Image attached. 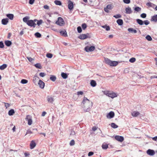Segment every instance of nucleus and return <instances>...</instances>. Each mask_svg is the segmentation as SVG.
Returning <instances> with one entry per match:
<instances>
[{"mask_svg": "<svg viewBox=\"0 0 157 157\" xmlns=\"http://www.w3.org/2000/svg\"><path fill=\"white\" fill-rule=\"evenodd\" d=\"M84 110L89 111L92 106V103L86 97H84L82 101Z\"/></svg>", "mask_w": 157, "mask_h": 157, "instance_id": "1", "label": "nucleus"}, {"mask_svg": "<svg viewBox=\"0 0 157 157\" xmlns=\"http://www.w3.org/2000/svg\"><path fill=\"white\" fill-rule=\"evenodd\" d=\"M4 47V45L2 42L1 41L0 42V48H2Z\"/></svg>", "mask_w": 157, "mask_h": 157, "instance_id": "56", "label": "nucleus"}, {"mask_svg": "<svg viewBox=\"0 0 157 157\" xmlns=\"http://www.w3.org/2000/svg\"><path fill=\"white\" fill-rule=\"evenodd\" d=\"M117 22L118 24L119 25H121L123 24V21L121 19H119L117 21Z\"/></svg>", "mask_w": 157, "mask_h": 157, "instance_id": "24", "label": "nucleus"}, {"mask_svg": "<svg viewBox=\"0 0 157 157\" xmlns=\"http://www.w3.org/2000/svg\"><path fill=\"white\" fill-rule=\"evenodd\" d=\"M115 139L117 140L120 142H122L124 140V137L122 136H116L115 137Z\"/></svg>", "mask_w": 157, "mask_h": 157, "instance_id": "8", "label": "nucleus"}, {"mask_svg": "<svg viewBox=\"0 0 157 157\" xmlns=\"http://www.w3.org/2000/svg\"><path fill=\"white\" fill-rule=\"evenodd\" d=\"M113 8V6L111 5H108L106 8H105L104 9V11L107 13H108L109 12V10H111Z\"/></svg>", "mask_w": 157, "mask_h": 157, "instance_id": "10", "label": "nucleus"}, {"mask_svg": "<svg viewBox=\"0 0 157 157\" xmlns=\"http://www.w3.org/2000/svg\"><path fill=\"white\" fill-rule=\"evenodd\" d=\"M27 24L29 26L33 27L34 28H35L36 25L35 23L33 22V20H28Z\"/></svg>", "mask_w": 157, "mask_h": 157, "instance_id": "5", "label": "nucleus"}, {"mask_svg": "<svg viewBox=\"0 0 157 157\" xmlns=\"http://www.w3.org/2000/svg\"><path fill=\"white\" fill-rule=\"evenodd\" d=\"M126 13L127 14H130L132 13V11L130 8L129 7L126 8L125 9Z\"/></svg>", "mask_w": 157, "mask_h": 157, "instance_id": "18", "label": "nucleus"}, {"mask_svg": "<svg viewBox=\"0 0 157 157\" xmlns=\"http://www.w3.org/2000/svg\"><path fill=\"white\" fill-rule=\"evenodd\" d=\"M39 75L40 77H44L46 75V74L44 72H41L40 73Z\"/></svg>", "mask_w": 157, "mask_h": 157, "instance_id": "52", "label": "nucleus"}, {"mask_svg": "<svg viewBox=\"0 0 157 157\" xmlns=\"http://www.w3.org/2000/svg\"><path fill=\"white\" fill-rule=\"evenodd\" d=\"M52 56H53V55L51 53H47L46 54V56L48 58H52Z\"/></svg>", "mask_w": 157, "mask_h": 157, "instance_id": "46", "label": "nucleus"}, {"mask_svg": "<svg viewBox=\"0 0 157 157\" xmlns=\"http://www.w3.org/2000/svg\"><path fill=\"white\" fill-rule=\"evenodd\" d=\"M6 16L10 19L12 20L13 18V15L12 14H8L6 15Z\"/></svg>", "mask_w": 157, "mask_h": 157, "instance_id": "28", "label": "nucleus"}, {"mask_svg": "<svg viewBox=\"0 0 157 157\" xmlns=\"http://www.w3.org/2000/svg\"><path fill=\"white\" fill-rule=\"evenodd\" d=\"M50 79L52 81H55L56 79V77L54 75H51Z\"/></svg>", "mask_w": 157, "mask_h": 157, "instance_id": "37", "label": "nucleus"}, {"mask_svg": "<svg viewBox=\"0 0 157 157\" xmlns=\"http://www.w3.org/2000/svg\"><path fill=\"white\" fill-rule=\"evenodd\" d=\"M146 39L148 41H151L152 40V39L151 36L148 35L146 37Z\"/></svg>", "mask_w": 157, "mask_h": 157, "instance_id": "43", "label": "nucleus"}, {"mask_svg": "<svg viewBox=\"0 0 157 157\" xmlns=\"http://www.w3.org/2000/svg\"><path fill=\"white\" fill-rule=\"evenodd\" d=\"M37 22V25L39 26L42 24L43 23V21L42 20H38Z\"/></svg>", "mask_w": 157, "mask_h": 157, "instance_id": "44", "label": "nucleus"}, {"mask_svg": "<svg viewBox=\"0 0 157 157\" xmlns=\"http://www.w3.org/2000/svg\"><path fill=\"white\" fill-rule=\"evenodd\" d=\"M54 3L56 5H57L60 6L62 4L61 2L60 1L58 0L55 1Z\"/></svg>", "mask_w": 157, "mask_h": 157, "instance_id": "38", "label": "nucleus"}, {"mask_svg": "<svg viewBox=\"0 0 157 157\" xmlns=\"http://www.w3.org/2000/svg\"><path fill=\"white\" fill-rule=\"evenodd\" d=\"M35 0H29V3L30 4L32 5L33 4Z\"/></svg>", "mask_w": 157, "mask_h": 157, "instance_id": "61", "label": "nucleus"}, {"mask_svg": "<svg viewBox=\"0 0 157 157\" xmlns=\"http://www.w3.org/2000/svg\"><path fill=\"white\" fill-rule=\"evenodd\" d=\"M105 63L106 64L110 65L112 61L110 60V59H109L108 58H105Z\"/></svg>", "mask_w": 157, "mask_h": 157, "instance_id": "34", "label": "nucleus"}, {"mask_svg": "<svg viewBox=\"0 0 157 157\" xmlns=\"http://www.w3.org/2000/svg\"><path fill=\"white\" fill-rule=\"evenodd\" d=\"M143 22L144 23V24L146 25H147L150 23L149 21L147 20H145L143 21Z\"/></svg>", "mask_w": 157, "mask_h": 157, "instance_id": "53", "label": "nucleus"}, {"mask_svg": "<svg viewBox=\"0 0 157 157\" xmlns=\"http://www.w3.org/2000/svg\"><path fill=\"white\" fill-rule=\"evenodd\" d=\"M4 103L5 105V106L6 107V109L7 108L10 106V105L9 103L5 102H4Z\"/></svg>", "mask_w": 157, "mask_h": 157, "instance_id": "55", "label": "nucleus"}, {"mask_svg": "<svg viewBox=\"0 0 157 157\" xmlns=\"http://www.w3.org/2000/svg\"><path fill=\"white\" fill-rule=\"evenodd\" d=\"M83 94V92H82V91H78L77 92V94L78 95H82Z\"/></svg>", "mask_w": 157, "mask_h": 157, "instance_id": "60", "label": "nucleus"}, {"mask_svg": "<svg viewBox=\"0 0 157 157\" xmlns=\"http://www.w3.org/2000/svg\"><path fill=\"white\" fill-rule=\"evenodd\" d=\"M34 35L37 38H40L41 37V34L38 32L36 33Z\"/></svg>", "mask_w": 157, "mask_h": 157, "instance_id": "40", "label": "nucleus"}, {"mask_svg": "<svg viewBox=\"0 0 157 157\" xmlns=\"http://www.w3.org/2000/svg\"><path fill=\"white\" fill-rule=\"evenodd\" d=\"M7 65L6 64H4L0 66V69L1 70H3L5 69L7 67Z\"/></svg>", "mask_w": 157, "mask_h": 157, "instance_id": "32", "label": "nucleus"}, {"mask_svg": "<svg viewBox=\"0 0 157 157\" xmlns=\"http://www.w3.org/2000/svg\"><path fill=\"white\" fill-rule=\"evenodd\" d=\"M82 29H83L85 30L86 28L87 27V26H86V24L84 23V24H82Z\"/></svg>", "mask_w": 157, "mask_h": 157, "instance_id": "48", "label": "nucleus"}, {"mask_svg": "<svg viewBox=\"0 0 157 157\" xmlns=\"http://www.w3.org/2000/svg\"><path fill=\"white\" fill-rule=\"evenodd\" d=\"M124 2L126 4H129L130 2V0H123Z\"/></svg>", "mask_w": 157, "mask_h": 157, "instance_id": "57", "label": "nucleus"}, {"mask_svg": "<svg viewBox=\"0 0 157 157\" xmlns=\"http://www.w3.org/2000/svg\"><path fill=\"white\" fill-rule=\"evenodd\" d=\"M136 59L135 58H132L129 60V62L131 63H134L136 61Z\"/></svg>", "mask_w": 157, "mask_h": 157, "instance_id": "47", "label": "nucleus"}, {"mask_svg": "<svg viewBox=\"0 0 157 157\" xmlns=\"http://www.w3.org/2000/svg\"><path fill=\"white\" fill-rule=\"evenodd\" d=\"M68 8L70 10H72L73 8V2L70 0L68 1Z\"/></svg>", "mask_w": 157, "mask_h": 157, "instance_id": "9", "label": "nucleus"}, {"mask_svg": "<svg viewBox=\"0 0 157 157\" xmlns=\"http://www.w3.org/2000/svg\"><path fill=\"white\" fill-rule=\"evenodd\" d=\"M111 126L112 128H116L118 127V125H117L113 123H112L111 124Z\"/></svg>", "mask_w": 157, "mask_h": 157, "instance_id": "39", "label": "nucleus"}, {"mask_svg": "<svg viewBox=\"0 0 157 157\" xmlns=\"http://www.w3.org/2000/svg\"><path fill=\"white\" fill-rule=\"evenodd\" d=\"M134 10L136 11L139 12L140 11L141 8L139 7H136L134 9Z\"/></svg>", "mask_w": 157, "mask_h": 157, "instance_id": "50", "label": "nucleus"}, {"mask_svg": "<svg viewBox=\"0 0 157 157\" xmlns=\"http://www.w3.org/2000/svg\"><path fill=\"white\" fill-rule=\"evenodd\" d=\"M75 144V142L74 140H71L70 143V145L71 146H73Z\"/></svg>", "mask_w": 157, "mask_h": 157, "instance_id": "49", "label": "nucleus"}, {"mask_svg": "<svg viewBox=\"0 0 157 157\" xmlns=\"http://www.w3.org/2000/svg\"><path fill=\"white\" fill-rule=\"evenodd\" d=\"M30 17L29 16H26L24 18H23V21L25 23H26L27 24V23L28 21V20H29V19Z\"/></svg>", "mask_w": 157, "mask_h": 157, "instance_id": "22", "label": "nucleus"}, {"mask_svg": "<svg viewBox=\"0 0 157 157\" xmlns=\"http://www.w3.org/2000/svg\"><path fill=\"white\" fill-rule=\"evenodd\" d=\"M137 23L140 25H142L144 24L143 21L141 20L138 19L136 20Z\"/></svg>", "mask_w": 157, "mask_h": 157, "instance_id": "29", "label": "nucleus"}, {"mask_svg": "<svg viewBox=\"0 0 157 157\" xmlns=\"http://www.w3.org/2000/svg\"><path fill=\"white\" fill-rule=\"evenodd\" d=\"M110 91H104V94H105L106 95L108 96Z\"/></svg>", "mask_w": 157, "mask_h": 157, "instance_id": "58", "label": "nucleus"}, {"mask_svg": "<svg viewBox=\"0 0 157 157\" xmlns=\"http://www.w3.org/2000/svg\"><path fill=\"white\" fill-rule=\"evenodd\" d=\"M27 58L30 62H31L33 60V59L31 57H27Z\"/></svg>", "mask_w": 157, "mask_h": 157, "instance_id": "63", "label": "nucleus"}, {"mask_svg": "<svg viewBox=\"0 0 157 157\" xmlns=\"http://www.w3.org/2000/svg\"><path fill=\"white\" fill-rule=\"evenodd\" d=\"M140 16L143 18H145L146 17V14L145 13H143L141 14Z\"/></svg>", "mask_w": 157, "mask_h": 157, "instance_id": "54", "label": "nucleus"}, {"mask_svg": "<svg viewBox=\"0 0 157 157\" xmlns=\"http://www.w3.org/2000/svg\"><path fill=\"white\" fill-rule=\"evenodd\" d=\"M114 112L113 111H111L106 115V117L108 119H111L113 118L114 116Z\"/></svg>", "mask_w": 157, "mask_h": 157, "instance_id": "7", "label": "nucleus"}, {"mask_svg": "<svg viewBox=\"0 0 157 157\" xmlns=\"http://www.w3.org/2000/svg\"><path fill=\"white\" fill-rule=\"evenodd\" d=\"M132 115L134 117H136L140 114V113L136 111H134L131 113Z\"/></svg>", "mask_w": 157, "mask_h": 157, "instance_id": "15", "label": "nucleus"}, {"mask_svg": "<svg viewBox=\"0 0 157 157\" xmlns=\"http://www.w3.org/2000/svg\"><path fill=\"white\" fill-rule=\"evenodd\" d=\"M35 66L37 68L41 69V66L40 63H36L35 65Z\"/></svg>", "mask_w": 157, "mask_h": 157, "instance_id": "42", "label": "nucleus"}, {"mask_svg": "<svg viewBox=\"0 0 157 157\" xmlns=\"http://www.w3.org/2000/svg\"><path fill=\"white\" fill-rule=\"evenodd\" d=\"M48 101L51 103H53L54 101V99L52 96H48L47 97Z\"/></svg>", "mask_w": 157, "mask_h": 157, "instance_id": "6", "label": "nucleus"}, {"mask_svg": "<svg viewBox=\"0 0 157 157\" xmlns=\"http://www.w3.org/2000/svg\"><path fill=\"white\" fill-rule=\"evenodd\" d=\"M26 121H28V124L29 125H30L32 123V117L29 115H27L25 118Z\"/></svg>", "mask_w": 157, "mask_h": 157, "instance_id": "3", "label": "nucleus"}, {"mask_svg": "<svg viewBox=\"0 0 157 157\" xmlns=\"http://www.w3.org/2000/svg\"><path fill=\"white\" fill-rule=\"evenodd\" d=\"M41 89H43L44 87V83L41 80H39L38 83Z\"/></svg>", "mask_w": 157, "mask_h": 157, "instance_id": "13", "label": "nucleus"}, {"mask_svg": "<svg viewBox=\"0 0 157 157\" xmlns=\"http://www.w3.org/2000/svg\"><path fill=\"white\" fill-rule=\"evenodd\" d=\"M28 82V81L26 79H22L21 81V83L23 84L27 83Z\"/></svg>", "mask_w": 157, "mask_h": 157, "instance_id": "41", "label": "nucleus"}, {"mask_svg": "<svg viewBox=\"0 0 157 157\" xmlns=\"http://www.w3.org/2000/svg\"><path fill=\"white\" fill-rule=\"evenodd\" d=\"M62 77L64 79H66L67 77V74L64 72H62L61 74Z\"/></svg>", "mask_w": 157, "mask_h": 157, "instance_id": "31", "label": "nucleus"}, {"mask_svg": "<svg viewBox=\"0 0 157 157\" xmlns=\"http://www.w3.org/2000/svg\"><path fill=\"white\" fill-rule=\"evenodd\" d=\"M78 32V33H81L82 31L81 28L80 26H78L77 28Z\"/></svg>", "mask_w": 157, "mask_h": 157, "instance_id": "51", "label": "nucleus"}, {"mask_svg": "<svg viewBox=\"0 0 157 157\" xmlns=\"http://www.w3.org/2000/svg\"><path fill=\"white\" fill-rule=\"evenodd\" d=\"M101 27L105 29L106 31H109L110 30V27L109 26H107L106 25H103L101 26Z\"/></svg>", "mask_w": 157, "mask_h": 157, "instance_id": "35", "label": "nucleus"}, {"mask_svg": "<svg viewBox=\"0 0 157 157\" xmlns=\"http://www.w3.org/2000/svg\"><path fill=\"white\" fill-rule=\"evenodd\" d=\"M151 20L155 22L157 21V15L153 16L151 19Z\"/></svg>", "mask_w": 157, "mask_h": 157, "instance_id": "36", "label": "nucleus"}, {"mask_svg": "<svg viewBox=\"0 0 157 157\" xmlns=\"http://www.w3.org/2000/svg\"><path fill=\"white\" fill-rule=\"evenodd\" d=\"M15 113V111L13 109H11L8 112V114L9 116H12Z\"/></svg>", "mask_w": 157, "mask_h": 157, "instance_id": "23", "label": "nucleus"}, {"mask_svg": "<svg viewBox=\"0 0 157 157\" xmlns=\"http://www.w3.org/2000/svg\"><path fill=\"white\" fill-rule=\"evenodd\" d=\"M108 96L112 98H114L117 97V95L115 93L112 92L110 91V92Z\"/></svg>", "mask_w": 157, "mask_h": 157, "instance_id": "12", "label": "nucleus"}, {"mask_svg": "<svg viewBox=\"0 0 157 157\" xmlns=\"http://www.w3.org/2000/svg\"><path fill=\"white\" fill-rule=\"evenodd\" d=\"M8 22V19L7 18L3 19L2 20V23L3 25H6Z\"/></svg>", "mask_w": 157, "mask_h": 157, "instance_id": "17", "label": "nucleus"}, {"mask_svg": "<svg viewBox=\"0 0 157 157\" xmlns=\"http://www.w3.org/2000/svg\"><path fill=\"white\" fill-rule=\"evenodd\" d=\"M56 23L59 25L62 26L64 24V21L62 18L59 17H58V20L56 22Z\"/></svg>", "mask_w": 157, "mask_h": 157, "instance_id": "2", "label": "nucleus"}, {"mask_svg": "<svg viewBox=\"0 0 157 157\" xmlns=\"http://www.w3.org/2000/svg\"><path fill=\"white\" fill-rule=\"evenodd\" d=\"M44 8L46 9H49V7L47 5L44 6Z\"/></svg>", "mask_w": 157, "mask_h": 157, "instance_id": "64", "label": "nucleus"}, {"mask_svg": "<svg viewBox=\"0 0 157 157\" xmlns=\"http://www.w3.org/2000/svg\"><path fill=\"white\" fill-rule=\"evenodd\" d=\"M96 81L94 80H91L90 82V85L93 87H94L96 85Z\"/></svg>", "mask_w": 157, "mask_h": 157, "instance_id": "27", "label": "nucleus"}, {"mask_svg": "<svg viewBox=\"0 0 157 157\" xmlns=\"http://www.w3.org/2000/svg\"><path fill=\"white\" fill-rule=\"evenodd\" d=\"M39 78L37 76H35L33 79V83L35 84H36L37 83L38 80H39Z\"/></svg>", "mask_w": 157, "mask_h": 157, "instance_id": "16", "label": "nucleus"}, {"mask_svg": "<svg viewBox=\"0 0 157 157\" xmlns=\"http://www.w3.org/2000/svg\"><path fill=\"white\" fill-rule=\"evenodd\" d=\"M88 36L86 34H81L78 37V38L81 40H84L87 38Z\"/></svg>", "mask_w": 157, "mask_h": 157, "instance_id": "14", "label": "nucleus"}, {"mask_svg": "<svg viewBox=\"0 0 157 157\" xmlns=\"http://www.w3.org/2000/svg\"><path fill=\"white\" fill-rule=\"evenodd\" d=\"M95 49V47L92 46L90 47L87 46L85 47V50L87 52L93 51Z\"/></svg>", "mask_w": 157, "mask_h": 157, "instance_id": "4", "label": "nucleus"}, {"mask_svg": "<svg viewBox=\"0 0 157 157\" xmlns=\"http://www.w3.org/2000/svg\"><path fill=\"white\" fill-rule=\"evenodd\" d=\"M147 153L150 156H153L155 154V152L153 150L148 149L147 151Z\"/></svg>", "mask_w": 157, "mask_h": 157, "instance_id": "11", "label": "nucleus"}, {"mask_svg": "<svg viewBox=\"0 0 157 157\" xmlns=\"http://www.w3.org/2000/svg\"><path fill=\"white\" fill-rule=\"evenodd\" d=\"M36 144L35 142L33 141H32L30 144V148L31 149L34 148L36 146Z\"/></svg>", "mask_w": 157, "mask_h": 157, "instance_id": "20", "label": "nucleus"}, {"mask_svg": "<svg viewBox=\"0 0 157 157\" xmlns=\"http://www.w3.org/2000/svg\"><path fill=\"white\" fill-rule=\"evenodd\" d=\"M5 43L7 46H10L11 45L12 42L10 41L6 40L5 41Z\"/></svg>", "mask_w": 157, "mask_h": 157, "instance_id": "26", "label": "nucleus"}, {"mask_svg": "<svg viewBox=\"0 0 157 157\" xmlns=\"http://www.w3.org/2000/svg\"><path fill=\"white\" fill-rule=\"evenodd\" d=\"M94 154V152L92 151L90 152L88 154V156H91L92 155Z\"/></svg>", "mask_w": 157, "mask_h": 157, "instance_id": "62", "label": "nucleus"}, {"mask_svg": "<svg viewBox=\"0 0 157 157\" xmlns=\"http://www.w3.org/2000/svg\"><path fill=\"white\" fill-rule=\"evenodd\" d=\"M102 148L104 149H106L108 147V145L105 144H103L102 146Z\"/></svg>", "mask_w": 157, "mask_h": 157, "instance_id": "33", "label": "nucleus"}, {"mask_svg": "<svg viewBox=\"0 0 157 157\" xmlns=\"http://www.w3.org/2000/svg\"><path fill=\"white\" fill-rule=\"evenodd\" d=\"M75 132L73 130H72L71 131V133L70 134V137H75L76 136V135H75Z\"/></svg>", "mask_w": 157, "mask_h": 157, "instance_id": "25", "label": "nucleus"}, {"mask_svg": "<svg viewBox=\"0 0 157 157\" xmlns=\"http://www.w3.org/2000/svg\"><path fill=\"white\" fill-rule=\"evenodd\" d=\"M24 155L25 157H27L29 156L30 155V154L29 152H25L24 153Z\"/></svg>", "mask_w": 157, "mask_h": 157, "instance_id": "59", "label": "nucleus"}, {"mask_svg": "<svg viewBox=\"0 0 157 157\" xmlns=\"http://www.w3.org/2000/svg\"><path fill=\"white\" fill-rule=\"evenodd\" d=\"M60 34L64 36H67V35L66 31L64 30L61 31L60 32Z\"/></svg>", "mask_w": 157, "mask_h": 157, "instance_id": "30", "label": "nucleus"}, {"mask_svg": "<svg viewBox=\"0 0 157 157\" xmlns=\"http://www.w3.org/2000/svg\"><path fill=\"white\" fill-rule=\"evenodd\" d=\"M113 17L116 18H121V15L120 14H117L116 15H114Z\"/></svg>", "mask_w": 157, "mask_h": 157, "instance_id": "45", "label": "nucleus"}, {"mask_svg": "<svg viewBox=\"0 0 157 157\" xmlns=\"http://www.w3.org/2000/svg\"><path fill=\"white\" fill-rule=\"evenodd\" d=\"M118 64V62L117 61H111L110 66H116Z\"/></svg>", "mask_w": 157, "mask_h": 157, "instance_id": "21", "label": "nucleus"}, {"mask_svg": "<svg viewBox=\"0 0 157 157\" xmlns=\"http://www.w3.org/2000/svg\"><path fill=\"white\" fill-rule=\"evenodd\" d=\"M128 30L130 33H137V31L136 29L133 28H129L128 29Z\"/></svg>", "mask_w": 157, "mask_h": 157, "instance_id": "19", "label": "nucleus"}]
</instances>
